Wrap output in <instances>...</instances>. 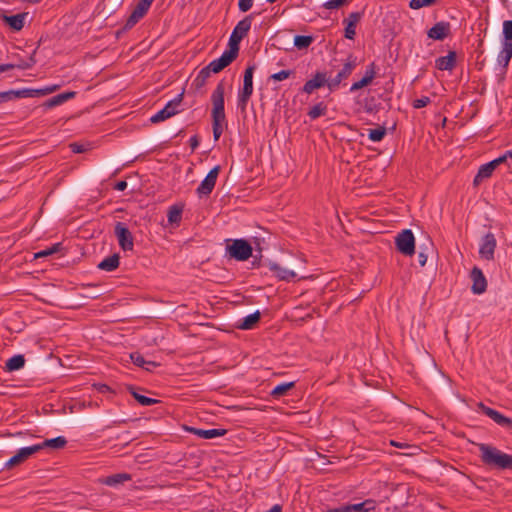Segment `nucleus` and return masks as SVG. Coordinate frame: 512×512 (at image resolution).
Here are the masks:
<instances>
[{
	"mask_svg": "<svg viewBox=\"0 0 512 512\" xmlns=\"http://www.w3.org/2000/svg\"><path fill=\"white\" fill-rule=\"evenodd\" d=\"M188 431L203 439H213L224 436L227 433V430L222 428L200 429L190 427L188 428Z\"/></svg>",
	"mask_w": 512,
	"mask_h": 512,
	"instance_id": "obj_21",
	"label": "nucleus"
},
{
	"mask_svg": "<svg viewBox=\"0 0 512 512\" xmlns=\"http://www.w3.org/2000/svg\"><path fill=\"white\" fill-rule=\"evenodd\" d=\"M496 246L497 240L495 235L492 232L486 233L481 239L479 247L480 257L488 261L493 260Z\"/></svg>",
	"mask_w": 512,
	"mask_h": 512,
	"instance_id": "obj_11",
	"label": "nucleus"
},
{
	"mask_svg": "<svg viewBox=\"0 0 512 512\" xmlns=\"http://www.w3.org/2000/svg\"><path fill=\"white\" fill-rule=\"evenodd\" d=\"M496 168L492 162H488L480 166L476 176L474 177L473 184L478 186L484 179L490 178Z\"/></svg>",
	"mask_w": 512,
	"mask_h": 512,
	"instance_id": "obj_25",
	"label": "nucleus"
},
{
	"mask_svg": "<svg viewBox=\"0 0 512 512\" xmlns=\"http://www.w3.org/2000/svg\"><path fill=\"white\" fill-rule=\"evenodd\" d=\"M67 439L64 436H58L52 439H45L41 443L35 444V446L39 447V451L49 448L53 450H59L66 446Z\"/></svg>",
	"mask_w": 512,
	"mask_h": 512,
	"instance_id": "obj_24",
	"label": "nucleus"
},
{
	"mask_svg": "<svg viewBox=\"0 0 512 512\" xmlns=\"http://www.w3.org/2000/svg\"><path fill=\"white\" fill-rule=\"evenodd\" d=\"M220 169V166L216 165L208 172L206 177L201 181L200 185L196 189V194L200 199L203 197H208L212 193L216 185Z\"/></svg>",
	"mask_w": 512,
	"mask_h": 512,
	"instance_id": "obj_9",
	"label": "nucleus"
},
{
	"mask_svg": "<svg viewBox=\"0 0 512 512\" xmlns=\"http://www.w3.org/2000/svg\"><path fill=\"white\" fill-rule=\"evenodd\" d=\"M256 69L255 64L248 65L244 71L243 88L238 93V107L245 112L248 101L253 93V74Z\"/></svg>",
	"mask_w": 512,
	"mask_h": 512,
	"instance_id": "obj_5",
	"label": "nucleus"
},
{
	"mask_svg": "<svg viewBox=\"0 0 512 512\" xmlns=\"http://www.w3.org/2000/svg\"><path fill=\"white\" fill-rule=\"evenodd\" d=\"M75 95H76V92H74V91H69V92H64V93L57 94V95L51 97L50 99H48L44 103V106L46 108L56 107L58 105L63 104L64 102L74 98Z\"/></svg>",
	"mask_w": 512,
	"mask_h": 512,
	"instance_id": "obj_26",
	"label": "nucleus"
},
{
	"mask_svg": "<svg viewBox=\"0 0 512 512\" xmlns=\"http://www.w3.org/2000/svg\"><path fill=\"white\" fill-rule=\"evenodd\" d=\"M237 57L230 51L225 50L223 54L213 61H211L205 68H208L210 73H219L224 68L229 66Z\"/></svg>",
	"mask_w": 512,
	"mask_h": 512,
	"instance_id": "obj_15",
	"label": "nucleus"
},
{
	"mask_svg": "<svg viewBox=\"0 0 512 512\" xmlns=\"http://www.w3.org/2000/svg\"><path fill=\"white\" fill-rule=\"evenodd\" d=\"M293 74H294L293 70H281L277 73L270 75L269 79L274 80V81H282V80L289 78Z\"/></svg>",
	"mask_w": 512,
	"mask_h": 512,
	"instance_id": "obj_47",
	"label": "nucleus"
},
{
	"mask_svg": "<svg viewBox=\"0 0 512 512\" xmlns=\"http://www.w3.org/2000/svg\"><path fill=\"white\" fill-rule=\"evenodd\" d=\"M268 268L274 275L283 281H291L296 277V273L293 270L283 268L275 262H269Z\"/></svg>",
	"mask_w": 512,
	"mask_h": 512,
	"instance_id": "obj_22",
	"label": "nucleus"
},
{
	"mask_svg": "<svg viewBox=\"0 0 512 512\" xmlns=\"http://www.w3.org/2000/svg\"><path fill=\"white\" fill-rule=\"evenodd\" d=\"M261 314L259 311H256L250 315L244 317L241 323L238 325L239 329L249 330L255 327V325L259 322Z\"/></svg>",
	"mask_w": 512,
	"mask_h": 512,
	"instance_id": "obj_32",
	"label": "nucleus"
},
{
	"mask_svg": "<svg viewBox=\"0 0 512 512\" xmlns=\"http://www.w3.org/2000/svg\"><path fill=\"white\" fill-rule=\"evenodd\" d=\"M252 19L253 14L247 15L244 19L239 21L236 26L234 27L230 38L228 42L229 49L232 54H234L236 57L239 53V44L242 41V39L247 35L249 32L251 25H252Z\"/></svg>",
	"mask_w": 512,
	"mask_h": 512,
	"instance_id": "obj_4",
	"label": "nucleus"
},
{
	"mask_svg": "<svg viewBox=\"0 0 512 512\" xmlns=\"http://www.w3.org/2000/svg\"><path fill=\"white\" fill-rule=\"evenodd\" d=\"M119 261H120L119 255L118 254H113V255H110V256L106 257L105 259H103L97 265V267L100 270L107 271V272H112V271L116 270L119 267V263H120Z\"/></svg>",
	"mask_w": 512,
	"mask_h": 512,
	"instance_id": "obj_27",
	"label": "nucleus"
},
{
	"mask_svg": "<svg viewBox=\"0 0 512 512\" xmlns=\"http://www.w3.org/2000/svg\"><path fill=\"white\" fill-rule=\"evenodd\" d=\"M135 11H137L140 15H142L143 17L145 16V14L147 13V9L136 4L135 8H134Z\"/></svg>",
	"mask_w": 512,
	"mask_h": 512,
	"instance_id": "obj_64",
	"label": "nucleus"
},
{
	"mask_svg": "<svg viewBox=\"0 0 512 512\" xmlns=\"http://www.w3.org/2000/svg\"><path fill=\"white\" fill-rule=\"evenodd\" d=\"M61 248H62V244L61 243H55L50 248H47L45 250H42V251L36 253L35 257L39 258V257H46V256H49V255H52L54 253L59 252L61 250Z\"/></svg>",
	"mask_w": 512,
	"mask_h": 512,
	"instance_id": "obj_44",
	"label": "nucleus"
},
{
	"mask_svg": "<svg viewBox=\"0 0 512 512\" xmlns=\"http://www.w3.org/2000/svg\"><path fill=\"white\" fill-rule=\"evenodd\" d=\"M57 89V86L45 88V89H39L41 92L39 93V96H44L48 93H51Z\"/></svg>",
	"mask_w": 512,
	"mask_h": 512,
	"instance_id": "obj_63",
	"label": "nucleus"
},
{
	"mask_svg": "<svg viewBox=\"0 0 512 512\" xmlns=\"http://www.w3.org/2000/svg\"><path fill=\"white\" fill-rule=\"evenodd\" d=\"M70 148L74 153H83L86 150L83 145L78 143L70 144Z\"/></svg>",
	"mask_w": 512,
	"mask_h": 512,
	"instance_id": "obj_54",
	"label": "nucleus"
},
{
	"mask_svg": "<svg viewBox=\"0 0 512 512\" xmlns=\"http://www.w3.org/2000/svg\"><path fill=\"white\" fill-rule=\"evenodd\" d=\"M154 0H139V2L137 3L138 5L146 8L147 10H149L151 4L153 3Z\"/></svg>",
	"mask_w": 512,
	"mask_h": 512,
	"instance_id": "obj_59",
	"label": "nucleus"
},
{
	"mask_svg": "<svg viewBox=\"0 0 512 512\" xmlns=\"http://www.w3.org/2000/svg\"><path fill=\"white\" fill-rule=\"evenodd\" d=\"M37 452H39V447L35 446V444L29 447H23L19 449L17 453L6 462L5 468L10 469L19 465Z\"/></svg>",
	"mask_w": 512,
	"mask_h": 512,
	"instance_id": "obj_14",
	"label": "nucleus"
},
{
	"mask_svg": "<svg viewBox=\"0 0 512 512\" xmlns=\"http://www.w3.org/2000/svg\"><path fill=\"white\" fill-rule=\"evenodd\" d=\"M30 63L28 62H22L20 64H11V63H7V64H0V73L2 72H6V71H9V70H12L14 68H20V69H28L30 67H32L34 64H35V60L33 58V56L30 58Z\"/></svg>",
	"mask_w": 512,
	"mask_h": 512,
	"instance_id": "obj_39",
	"label": "nucleus"
},
{
	"mask_svg": "<svg viewBox=\"0 0 512 512\" xmlns=\"http://www.w3.org/2000/svg\"><path fill=\"white\" fill-rule=\"evenodd\" d=\"M129 392L131 393V395L134 397V399L141 405L143 406H150V405H154L156 403L159 402V400L157 399H154V398H150V397H147V396H144L142 394H139L136 389L134 387H129L128 388Z\"/></svg>",
	"mask_w": 512,
	"mask_h": 512,
	"instance_id": "obj_37",
	"label": "nucleus"
},
{
	"mask_svg": "<svg viewBox=\"0 0 512 512\" xmlns=\"http://www.w3.org/2000/svg\"><path fill=\"white\" fill-rule=\"evenodd\" d=\"M329 77L327 72L317 71L313 77L305 82L302 87V92L306 94L313 93L316 89H320L324 86L328 87Z\"/></svg>",
	"mask_w": 512,
	"mask_h": 512,
	"instance_id": "obj_12",
	"label": "nucleus"
},
{
	"mask_svg": "<svg viewBox=\"0 0 512 512\" xmlns=\"http://www.w3.org/2000/svg\"><path fill=\"white\" fill-rule=\"evenodd\" d=\"M512 58V42H503L502 49L498 55L499 64L507 67Z\"/></svg>",
	"mask_w": 512,
	"mask_h": 512,
	"instance_id": "obj_30",
	"label": "nucleus"
},
{
	"mask_svg": "<svg viewBox=\"0 0 512 512\" xmlns=\"http://www.w3.org/2000/svg\"><path fill=\"white\" fill-rule=\"evenodd\" d=\"M130 359L136 366H139L142 368L145 367L146 360L139 352H132L130 354Z\"/></svg>",
	"mask_w": 512,
	"mask_h": 512,
	"instance_id": "obj_48",
	"label": "nucleus"
},
{
	"mask_svg": "<svg viewBox=\"0 0 512 512\" xmlns=\"http://www.w3.org/2000/svg\"><path fill=\"white\" fill-rule=\"evenodd\" d=\"M508 157L506 156V153L494 160H492V164H494V167L497 168L501 163L505 162Z\"/></svg>",
	"mask_w": 512,
	"mask_h": 512,
	"instance_id": "obj_57",
	"label": "nucleus"
},
{
	"mask_svg": "<svg viewBox=\"0 0 512 512\" xmlns=\"http://www.w3.org/2000/svg\"><path fill=\"white\" fill-rule=\"evenodd\" d=\"M224 93L225 85L223 81H220L211 95L213 105L211 117L212 123L227 126L224 108Z\"/></svg>",
	"mask_w": 512,
	"mask_h": 512,
	"instance_id": "obj_2",
	"label": "nucleus"
},
{
	"mask_svg": "<svg viewBox=\"0 0 512 512\" xmlns=\"http://www.w3.org/2000/svg\"><path fill=\"white\" fill-rule=\"evenodd\" d=\"M325 512H349V510H348L347 504H344V505H341L336 508L328 509Z\"/></svg>",
	"mask_w": 512,
	"mask_h": 512,
	"instance_id": "obj_55",
	"label": "nucleus"
},
{
	"mask_svg": "<svg viewBox=\"0 0 512 512\" xmlns=\"http://www.w3.org/2000/svg\"><path fill=\"white\" fill-rule=\"evenodd\" d=\"M477 446L481 461L486 466L501 470L512 469V455L506 454L489 444L480 443Z\"/></svg>",
	"mask_w": 512,
	"mask_h": 512,
	"instance_id": "obj_1",
	"label": "nucleus"
},
{
	"mask_svg": "<svg viewBox=\"0 0 512 512\" xmlns=\"http://www.w3.org/2000/svg\"><path fill=\"white\" fill-rule=\"evenodd\" d=\"M57 89V86L45 88V89H39L41 92L39 93V96H44L48 93H51Z\"/></svg>",
	"mask_w": 512,
	"mask_h": 512,
	"instance_id": "obj_62",
	"label": "nucleus"
},
{
	"mask_svg": "<svg viewBox=\"0 0 512 512\" xmlns=\"http://www.w3.org/2000/svg\"><path fill=\"white\" fill-rule=\"evenodd\" d=\"M295 386V383L294 382H284V383H281V384H278L277 386H275L270 395L273 397V398H280L284 395L287 394V392L289 390H291L293 387Z\"/></svg>",
	"mask_w": 512,
	"mask_h": 512,
	"instance_id": "obj_36",
	"label": "nucleus"
},
{
	"mask_svg": "<svg viewBox=\"0 0 512 512\" xmlns=\"http://www.w3.org/2000/svg\"><path fill=\"white\" fill-rule=\"evenodd\" d=\"M503 42H512V20H505L503 22Z\"/></svg>",
	"mask_w": 512,
	"mask_h": 512,
	"instance_id": "obj_46",
	"label": "nucleus"
},
{
	"mask_svg": "<svg viewBox=\"0 0 512 512\" xmlns=\"http://www.w3.org/2000/svg\"><path fill=\"white\" fill-rule=\"evenodd\" d=\"M397 250L405 256L415 253V237L410 229L402 230L395 238Z\"/></svg>",
	"mask_w": 512,
	"mask_h": 512,
	"instance_id": "obj_6",
	"label": "nucleus"
},
{
	"mask_svg": "<svg viewBox=\"0 0 512 512\" xmlns=\"http://www.w3.org/2000/svg\"><path fill=\"white\" fill-rule=\"evenodd\" d=\"M223 126L222 124H214L212 123V129H213V138L214 141H218L223 133Z\"/></svg>",
	"mask_w": 512,
	"mask_h": 512,
	"instance_id": "obj_51",
	"label": "nucleus"
},
{
	"mask_svg": "<svg viewBox=\"0 0 512 512\" xmlns=\"http://www.w3.org/2000/svg\"><path fill=\"white\" fill-rule=\"evenodd\" d=\"M154 0H139V2L137 3L138 5L146 8L147 10H149L151 4L153 3Z\"/></svg>",
	"mask_w": 512,
	"mask_h": 512,
	"instance_id": "obj_60",
	"label": "nucleus"
},
{
	"mask_svg": "<svg viewBox=\"0 0 512 512\" xmlns=\"http://www.w3.org/2000/svg\"><path fill=\"white\" fill-rule=\"evenodd\" d=\"M433 250V243L429 237L419 245L418 262L420 266H424L427 262L428 253Z\"/></svg>",
	"mask_w": 512,
	"mask_h": 512,
	"instance_id": "obj_28",
	"label": "nucleus"
},
{
	"mask_svg": "<svg viewBox=\"0 0 512 512\" xmlns=\"http://www.w3.org/2000/svg\"><path fill=\"white\" fill-rule=\"evenodd\" d=\"M451 25L449 22L440 21L427 31V36L433 40L442 41L450 34Z\"/></svg>",
	"mask_w": 512,
	"mask_h": 512,
	"instance_id": "obj_17",
	"label": "nucleus"
},
{
	"mask_svg": "<svg viewBox=\"0 0 512 512\" xmlns=\"http://www.w3.org/2000/svg\"><path fill=\"white\" fill-rule=\"evenodd\" d=\"M13 100L12 90L0 92V104Z\"/></svg>",
	"mask_w": 512,
	"mask_h": 512,
	"instance_id": "obj_53",
	"label": "nucleus"
},
{
	"mask_svg": "<svg viewBox=\"0 0 512 512\" xmlns=\"http://www.w3.org/2000/svg\"><path fill=\"white\" fill-rule=\"evenodd\" d=\"M181 216H182V208L174 205V206L170 207V209L168 211V214H167L168 222L171 224H174V223L178 224L181 221Z\"/></svg>",
	"mask_w": 512,
	"mask_h": 512,
	"instance_id": "obj_42",
	"label": "nucleus"
},
{
	"mask_svg": "<svg viewBox=\"0 0 512 512\" xmlns=\"http://www.w3.org/2000/svg\"><path fill=\"white\" fill-rule=\"evenodd\" d=\"M478 408L483 414L491 418L499 426L507 428L508 430L512 431V418L504 416L500 412L486 406L482 402L478 403Z\"/></svg>",
	"mask_w": 512,
	"mask_h": 512,
	"instance_id": "obj_13",
	"label": "nucleus"
},
{
	"mask_svg": "<svg viewBox=\"0 0 512 512\" xmlns=\"http://www.w3.org/2000/svg\"><path fill=\"white\" fill-rule=\"evenodd\" d=\"M437 0H411L409 3V7L411 9L417 10L423 7H428L435 4Z\"/></svg>",
	"mask_w": 512,
	"mask_h": 512,
	"instance_id": "obj_45",
	"label": "nucleus"
},
{
	"mask_svg": "<svg viewBox=\"0 0 512 512\" xmlns=\"http://www.w3.org/2000/svg\"><path fill=\"white\" fill-rule=\"evenodd\" d=\"M127 188V182L122 180L115 184L114 189L118 191H124Z\"/></svg>",
	"mask_w": 512,
	"mask_h": 512,
	"instance_id": "obj_58",
	"label": "nucleus"
},
{
	"mask_svg": "<svg viewBox=\"0 0 512 512\" xmlns=\"http://www.w3.org/2000/svg\"><path fill=\"white\" fill-rule=\"evenodd\" d=\"M253 5V0H239L238 7L241 12H247Z\"/></svg>",
	"mask_w": 512,
	"mask_h": 512,
	"instance_id": "obj_52",
	"label": "nucleus"
},
{
	"mask_svg": "<svg viewBox=\"0 0 512 512\" xmlns=\"http://www.w3.org/2000/svg\"><path fill=\"white\" fill-rule=\"evenodd\" d=\"M375 502L371 499L357 504H347L349 512H369L375 508Z\"/></svg>",
	"mask_w": 512,
	"mask_h": 512,
	"instance_id": "obj_34",
	"label": "nucleus"
},
{
	"mask_svg": "<svg viewBox=\"0 0 512 512\" xmlns=\"http://www.w3.org/2000/svg\"><path fill=\"white\" fill-rule=\"evenodd\" d=\"M114 234L118 240L119 246L124 251H132L134 247V238L128 227L123 222H116Z\"/></svg>",
	"mask_w": 512,
	"mask_h": 512,
	"instance_id": "obj_10",
	"label": "nucleus"
},
{
	"mask_svg": "<svg viewBox=\"0 0 512 512\" xmlns=\"http://www.w3.org/2000/svg\"><path fill=\"white\" fill-rule=\"evenodd\" d=\"M346 1L347 0H329L323 4V7L329 10L338 9L339 7L344 5Z\"/></svg>",
	"mask_w": 512,
	"mask_h": 512,
	"instance_id": "obj_50",
	"label": "nucleus"
},
{
	"mask_svg": "<svg viewBox=\"0 0 512 512\" xmlns=\"http://www.w3.org/2000/svg\"><path fill=\"white\" fill-rule=\"evenodd\" d=\"M470 278L473 282L471 286V291L474 294L480 295L486 291L487 280L479 267L475 266L472 268L470 272Z\"/></svg>",
	"mask_w": 512,
	"mask_h": 512,
	"instance_id": "obj_16",
	"label": "nucleus"
},
{
	"mask_svg": "<svg viewBox=\"0 0 512 512\" xmlns=\"http://www.w3.org/2000/svg\"><path fill=\"white\" fill-rule=\"evenodd\" d=\"M190 147L192 150H195L199 146V139L197 135H194L189 140Z\"/></svg>",
	"mask_w": 512,
	"mask_h": 512,
	"instance_id": "obj_56",
	"label": "nucleus"
},
{
	"mask_svg": "<svg viewBox=\"0 0 512 512\" xmlns=\"http://www.w3.org/2000/svg\"><path fill=\"white\" fill-rule=\"evenodd\" d=\"M314 41L311 35H296L294 37V46L298 50L307 49Z\"/></svg>",
	"mask_w": 512,
	"mask_h": 512,
	"instance_id": "obj_38",
	"label": "nucleus"
},
{
	"mask_svg": "<svg viewBox=\"0 0 512 512\" xmlns=\"http://www.w3.org/2000/svg\"><path fill=\"white\" fill-rule=\"evenodd\" d=\"M40 90L36 89H21V90H12L13 99L16 98H28V97H38Z\"/></svg>",
	"mask_w": 512,
	"mask_h": 512,
	"instance_id": "obj_40",
	"label": "nucleus"
},
{
	"mask_svg": "<svg viewBox=\"0 0 512 512\" xmlns=\"http://www.w3.org/2000/svg\"><path fill=\"white\" fill-rule=\"evenodd\" d=\"M375 76H376L375 64L371 63L370 65L367 66L365 75L359 81L354 82L352 84V86L350 87V91L355 92L357 90H360V89L368 86L373 81Z\"/></svg>",
	"mask_w": 512,
	"mask_h": 512,
	"instance_id": "obj_19",
	"label": "nucleus"
},
{
	"mask_svg": "<svg viewBox=\"0 0 512 512\" xmlns=\"http://www.w3.org/2000/svg\"><path fill=\"white\" fill-rule=\"evenodd\" d=\"M157 366H159V364H158V363H156V362H154V361H147V360H146L145 367H143V368H144L145 370H147V371H151V370H152V368H155V367H157Z\"/></svg>",
	"mask_w": 512,
	"mask_h": 512,
	"instance_id": "obj_61",
	"label": "nucleus"
},
{
	"mask_svg": "<svg viewBox=\"0 0 512 512\" xmlns=\"http://www.w3.org/2000/svg\"><path fill=\"white\" fill-rule=\"evenodd\" d=\"M211 73L208 71V68L203 67L193 80L191 86L192 88L198 92L200 91L206 84L207 79L210 77Z\"/></svg>",
	"mask_w": 512,
	"mask_h": 512,
	"instance_id": "obj_31",
	"label": "nucleus"
},
{
	"mask_svg": "<svg viewBox=\"0 0 512 512\" xmlns=\"http://www.w3.org/2000/svg\"><path fill=\"white\" fill-rule=\"evenodd\" d=\"M131 480V475L128 474V473H118V474H113V475H110V476H107L104 480H103V483L105 485H108V486H116L118 484H122L126 481H129Z\"/></svg>",
	"mask_w": 512,
	"mask_h": 512,
	"instance_id": "obj_33",
	"label": "nucleus"
},
{
	"mask_svg": "<svg viewBox=\"0 0 512 512\" xmlns=\"http://www.w3.org/2000/svg\"><path fill=\"white\" fill-rule=\"evenodd\" d=\"M25 365V358L22 354L14 355L13 357L9 358L5 363V371L7 372H13L20 370Z\"/></svg>",
	"mask_w": 512,
	"mask_h": 512,
	"instance_id": "obj_29",
	"label": "nucleus"
},
{
	"mask_svg": "<svg viewBox=\"0 0 512 512\" xmlns=\"http://www.w3.org/2000/svg\"><path fill=\"white\" fill-rule=\"evenodd\" d=\"M430 102L431 100L428 96H422L421 98L414 100L412 106L415 109H420L426 107Z\"/></svg>",
	"mask_w": 512,
	"mask_h": 512,
	"instance_id": "obj_49",
	"label": "nucleus"
},
{
	"mask_svg": "<svg viewBox=\"0 0 512 512\" xmlns=\"http://www.w3.org/2000/svg\"><path fill=\"white\" fill-rule=\"evenodd\" d=\"M456 65V52L450 51L448 55L435 60V67L441 71H451Z\"/></svg>",
	"mask_w": 512,
	"mask_h": 512,
	"instance_id": "obj_23",
	"label": "nucleus"
},
{
	"mask_svg": "<svg viewBox=\"0 0 512 512\" xmlns=\"http://www.w3.org/2000/svg\"><path fill=\"white\" fill-rule=\"evenodd\" d=\"M142 18H143V16H142V15H140L137 11H135V10L133 9V11H132V13L130 14V16L128 17V19H127V21H126V23H125V25H124L123 29H124L125 31L130 30V29H131L132 27H134V26L139 22V20H140V19H142Z\"/></svg>",
	"mask_w": 512,
	"mask_h": 512,
	"instance_id": "obj_43",
	"label": "nucleus"
},
{
	"mask_svg": "<svg viewBox=\"0 0 512 512\" xmlns=\"http://www.w3.org/2000/svg\"><path fill=\"white\" fill-rule=\"evenodd\" d=\"M327 113V105L321 101L312 106L309 111L307 112V115L311 120H315L321 116H325Z\"/></svg>",
	"mask_w": 512,
	"mask_h": 512,
	"instance_id": "obj_35",
	"label": "nucleus"
},
{
	"mask_svg": "<svg viewBox=\"0 0 512 512\" xmlns=\"http://www.w3.org/2000/svg\"><path fill=\"white\" fill-rule=\"evenodd\" d=\"M386 135V128L379 126L375 129H369L368 138L373 142H380Z\"/></svg>",
	"mask_w": 512,
	"mask_h": 512,
	"instance_id": "obj_41",
	"label": "nucleus"
},
{
	"mask_svg": "<svg viewBox=\"0 0 512 512\" xmlns=\"http://www.w3.org/2000/svg\"><path fill=\"white\" fill-rule=\"evenodd\" d=\"M363 16V12H351L346 19H344V23H346L345 34L344 36L353 40L356 35V26L358 22L361 20Z\"/></svg>",
	"mask_w": 512,
	"mask_h": 512,
	"instance_id": "obj_18",
	"label": "nucleus"
},
{
	"mask_svg": "<svg viewBox=\"0 0 512 512\" xmlns=\"http://www.w3.org/2000/svg\"><path fill=\"white\" fill-rule=\"evenodd\" d=\"M356 65V58H353L352 55H350L337 75L333 78L329 77L328 89L331 92L335 91L339 85L352 74Z\"/></svg>",
	"mask_w": 512,
	"mask_h": 512,
	"instance_id": "obj_8",
	"label": "nucleus"
},
{
	"mask_svg": "<svg viewBox=\"0 0 512 512\" xmlns=\"http://www.w3.org/2000/svg\"><path fill=\"white\" fill-rule=\"evenodd\" d=\"M28 13H18L16 15L8 16V15H1V19L13 30V31H20L25 25V18L27 17Z\"/></svg>",
	"mask_w": 512,
	"mask_h": 512,
	"instance_id": "obj_20",
	"label": "nucleus"
},
{
	"mask_svg": "<svg viewBox=\"0 0 512 512\" xmlns=\"http://www.w3.org/2000/svg\"><path fill=\"white\" fill-rule=\"evenodd\" d=\"M183 96L184 90H182V92L179 93L174 99L170 100L163 109L153 115L150 118V121L152 123H159L179 113L178 107L183 100Z\"/></svg>",
	"mask_w": 512,
	"mask_h": 512,
	"instance_id": "obj_7",
	"label": "nucleus"
},
{
	"mask_svg": "<svg viewBox=\"0 0 512 512\" xmlns=\"http://www.w3.org/2000/svg\"><path fill=\"white\" fill-rule=\"evenodd\" d=\"M253 248L246 239H227L226 254L237 261H246L252 256Z\"/></svg>",
	"mask_w": 512,
	"mask_h": 512,
	"instance_id": "obj_3",
	"label": "nucleus"
}]
</instances>
